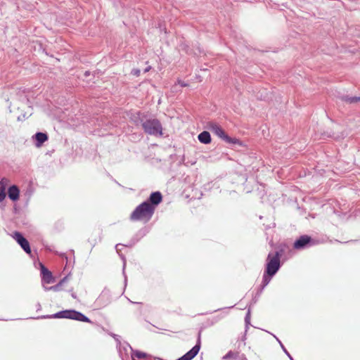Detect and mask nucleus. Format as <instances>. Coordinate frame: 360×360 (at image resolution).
<instances>
[{"label": "nucleus", "mask_w": 360, "mask_h": 360, "mask_svg": "<svg viewBox=\"0 0 360 360\" xmlns=\"http://www.w3.org/2000/svg\"><path fill=\"white\" fill-rule=\"evenodd\" d=\"M238 353L237 352H233L232 351H229L224 357H223V360H226L227 359H236V357L238 356Z\"/></svg>", "instance_id": "6ab92c4d"}, {"label": "nucleus", "mask_w": 360, "mask_h": 360, "mask_svg": "<svg viewBox=\"0 0 360 360\" xmlns=\"http://www.w3.org/2000/svg\"><path fill=\"white\" fill-rule=\"evenodd\" d=\"M13 238L17 241V243L20 245V247L26 253H31L29 242L20 232L15 231L13 233Z\"/></svg>", "instance_id": "0eeeda50"}, {"label": "nucleus", "mask_w": 360, "mask_h": 360, "mask_svg": "<svg viewBox=\"0 0 360 360\" xmlns=\"http://www.w3.org/2000/svg\"><path fill=\"white\" fill-rule=\"evenodd\" d=\"M281 254L276 252L274 255L271 253L268 255L266 259V274L270 276H274L281 267L280 257Z\"/></svg>", "instance_id": "20e7f679"}, {"label": "nucleus", "mask_w": 360, "mask_h": 360, "mask_svg": "<svg viewBox=\"0 0 360 360\" xmlns=\"http://www.w3.org/2000/svg\"><path fill=\"white\" fill-rule=\"evenodd\" d=\"M43 319H69L82 322L91 323V321L85 315L75 310H64L52 315L43 316Z\"/></svg>", "instance_id": "f03ea898"}, {"label": "nucleus", "mask_w": 360, "mask_h": 360, "mask_svg": "<svg viewBox=\"0 0 360 360\" xmlns=\"http://www.w3.org/2000/svg\"><path fill=\"white\" fill-rule=\"evenodd\" d=\"M154 212V206L151 205L148 201H144L132 212L130 215V219L131 221H139L146 223L150 220Z\"/></svg>", "instance_id": "f257e3e1"}, {"label": "nucleus", "mask_w": 360, "mask_h": 360, "mask_svg": "<svg viewBox=\"0 0 360 360\" xmlns=\"http://www.w3.org/2000/svg\"><path fill=\"white\" fill-rule=\"evenodd\" d=\"M131 73L135 76H139L140 75V70L139 69H134L131 71Z\"/></svg>", "instance_id": "4be33fe9"}, {"label": "nucleus", "mask_w": 360, "mask_h": 360, "mask_svg": "<svg viewBox=\"0 0 360 360\" xmlns=\"http://www.w3.org/2000/svg\"><path fill=\"white\" fill-rule=\"evenodd\" d=\"M343 100L349 103H356V102H358V101H360V97H358V96H353V97H349V96H345L343 98Z\"/></svg>", "instance_id": "a211bd4d"}, {"label": "nucleus", "mask_w": 360, "mask_h": 360, "mask_svg": "<svg viewBox=\"0 0 360 360\" xmlns=\"http://www.w3.org/2000/svg\"><path fill=\"white\" fill-rule=\"evenodd\" d=\"M276 338V339L277 340V341L279 342L281 348L283 349V352L286 354V355L290 358V360H293L292 357L291 356V355L289 354V352L287 351V349L285 348V347L283 346V345L282 344V342L278 340V338H276V336H274Z\"/></svg>", "instance_id": "aec40b11"}, {"label": "nucleus", "mask_w": 360, "mask_h": 360, "mask_svg": "<svg viewBox=\"0 0 360 360\" xmlns=\"http://www.w3.org/2000/svg\"><path fill=\"white\" fill-rule=\"evenodd\" d=\"M207 128L214 133L219 138L224 141L228 143H239L240 141L235 138H231L224 131V130L217 123L213 122H210L207 123Z\"/></svg>", "instance_id": "39448f33"}, {"label": "nucleus", "mask_w": 360, "mask_h": 360, "mask_svg": "<svg viewBox=\"0 0 360 360\" xmlns=\"http://www.w3.org/2000/svg\"><path fill=\"white\" fill-rule=\"evenodd\" d=\"M272 276H273L266 274V271H264V274L263 278H262V289L269 283Z\"/></svg>", "instance_id": "dca6fc26"}, {"label": "nucleus", "mask_w": 360, "mask_h": 360, "mask_svg": "<svg viewBox=\"0 0 360 360\" xmlns=\"http://www.w3.org/2000/svg\"><path fill=\"white\" fill-rule=\"evenodd\" d=\"M314 244L312 242V239L311 237L304 235L300 236L295 242L294 243V248L296 250H302L306 248L309 246H311Z\"/></svg>", "instance_id": "423d86ee"}, {"label": "nucleus", "mask_w": 360, "mask_h": 360, "mask_svg": "<svg viewBox=\"0 0 360 360\" xmlns=\"http://www.w3.org/2000/svg\"><path fill=\"white\" fill-rule=\"evenodd\" d=\"M198 138L199 141L204 144H208L212 141L210 134L207 131H203L202 132H201L198 135Z\"/></svg>", "instance_id": "4468645a"}, {"label": "nucleus", "mask_w": 360, "mask_h": 360, "mask_svg": "<svg viewBox=\"0 0 360 360\" xmlns=\"http://www.w3.org/2000/svg\"><path fill=\"white\" fill-rule=\"evenodd\" d=\"M162 200V196L161 193L159 191H156V192H153L150 194V195L147 201H148V202L151 205L154 206V207L155 208V207L161 202Z\"/></svg>", "instance_id": "9d476101"}, {"label": "nucleus", "mask_w": 360, "mask_h": 360, "mask_svg": "<svg viewBox=\"0 0 360 360\" xmlns=\"http://www.w3.org/2000/svg\"><path fill=\"white\" fill-rule=\"evenodd\" d=\"M37 308H38V309L41 308V304L39 303L37 304Z\"/></svg>", "instance_id": "bb28decb"}, {"label": "nucleus", "mask_w": 360, "mask_h": 360, "mask_svg": "<svg viewBox=\"0 0 360 360\" xmlns=\"http://www.w3.org/2000/svg\"><path fill=\"white\" fill-rule=\"evenodd\" d=\"M34 139L36 140L35 146L37 147H40L46 141L48 140V136L45 133L37 132L34 135Z\"/></svg>", "instance_id": "f8f14e48"}, {"label": "nucleus", "mask_w": 360, "mask_h": 360, "mask_svg": "<svg viewBox=\"0 0 360 360\" xmlns=\"http://www.w3.org/2000/svg\"><path fill=\"white\" fill-rule=\"evenodd\" d=\"M71 296L74 298V299H77V295L75 292H72L71 293Z\"/></svg>", "instance_id": "b1692460"}, {"label": "nucleus", "mask_w": 360, "mask_h": 360, "mask_svg": "<svg viewBox=\"0 0 360 360\" xmlns=\"http://www.w3.org/2000/svg\"><path fill=\"white\" fill-rule=\"evenodd\" d=\"M41 274L43 282L46 283H52L54 281L51 272L45 267L42 264H40Z\"/></svg>", "instance_id": "1a4fd4ad"}, {"label": "nucleus", "mask_w": 360, "mask_h": 360, "mask_svg": "<svg viewBox=\"0 0 360 360\" xmlns=\"http://www.w3.org/2000/svg\"><path fill=\"white\" fill-rule=\"evenodd\" d=\"M142 127L146 134L153 136H162V127L157 119L146 120L142 123Z\"/></svg>", "instance_id": "7ed1b4c3"}, {"label": "nucleus", "mask_w": 360, "mask_h": 360, "mask_svg": "<svg viewBox=\"0 0 360 360\" xmlns=\"http://www.w3.org/2000/svg\"><path fill=\"white\" fill-rule=\"evenodd\" d=\"M200 348V337L198 338V340L197 344L190 349L187 353L183 355L181 357L178 359L177 360H191L193 359L198 353Z\"/></svg>", "instance_id": "6e6552de"}, {"label": "nucleus", "mask_w": 360, "mask_h": 360, "mask_svg": "<svg viewBox=\"0 0 360 360\" xmlns=\"http://www.w3.org/2000/svg\"><path fill=\"white\" fill-rule=\"evenodd\" d=\"M178 84L181 86H188V84L186 83H185L184 82L181 81V80H178Z\"/></svg>", "instance_id": "5701e85b"}, {"label": "nucleus", "mask_w": 360, "mask_h": 360, "mask_svg": "<svg viewBox=\"0 0 360 360\" xmlns=\"http://www.w3.org/2000/svg\"><path fill=\"white\" fill-rule=\"evenodd\" d=\"M250 321V310L248 309V313L245 318V321L246 324H249Z\"/></svg>", "instance_id": "412c9836"}, {"label": "nucleus", "mask_w": 360, "mask_h": 360, "mask_svg": "<svg viewBox=\"0 0 360 360\" xmlns=\"http://www.w3.org/2000/svg\"><path fill=\"white\" fill-rule=\"evenodd\" d=\"M150 69V67H147L145 70H144V72H148Z\"/></svg>", "instance_id": "393cba45"}, {"label": "nucleus", "mask_w": 360, "mask_h": 360, "mask_svg": "<svg viewBox=\"0 0 360 360\" xmlns=\"http://www.w3.org/2000/svg\"><path fill=\"white\" fill-rule=\"evenodd\" d=\"M121 245L120 244H117L116 246H115V248L117 250V251H119V249H118V247Z\"/></svg>", "instance_id": "a878e982"}, {"label": "nucleus", "mask_w": 360, "mask_h": 360, "mask_svg": "<svg viewBox=\"0 0 360 360\" xmlns=\"http://www.w3.org/2000/svg\"><path fill=\"white\" fill-rule=\"evenodd\" d=\"M147 354L144 352L136 350L133 351L131 353V357L132 359H134V357H136L138 359H142L146 357Z\"/></svg>", "instance_id": "f3484780"}, {"label": "nucleus", "mask_w": 360, "mask_h": 360, "mask_svg": "<svg viewBox=\"0 0 360 360\" xmlns=\"http://www.w3.org/2000/svg\"><path fill=\"white\" fill-rule=\"evenodd\" d=\"M20 191L17 186L13 185L8 188V198L13 200L16 201L19 198Z\"/></svg>", "instance_id": "9b49d317"}, {"label": "nucleus", "mask_w": 360, "mask_h": 360, "mask_svg": "<svg viewBox=\"0 0 360 360\" xmlns=\"http://www.w3.org/2000/svg\"><path fill=\"white\" fill-rule=\"evenodd\" d=\"M8 180L3 178L0 181V202H2L6 198V188L8 185Z\"/></svg>", "instance_id": "ddd939ff"}, {"label": "nucleus", "mask_w": 360, "mask_h": 360, "mask_svg": "<svg viewBox=\"0 0 360 360\" xmlns=\"http://www.w3.org/2000/svg\"><path fill=\"white\" fill-rule=\"evenodd\" d=\"M68 281V276L64 277L63 279L60 281V282L53 286L51 287H45V290H53V291H60L61 290V287L63 284Z\"/></svg>", "instance_id": "2eb2a0df"}]
</instances>
